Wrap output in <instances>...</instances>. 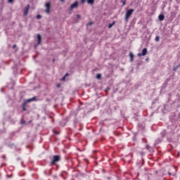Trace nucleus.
<instances>
[{"instance_id":"1","label":"nucleus","mask_w":180,"mask_h":180,"mask_svg":"<svg viewBox=\"0 0 180 180\" xmlns=\"http://www.w3.org/2000/svg\"><path fill=\"white\" fill-rule=\"evenodd\" d=\"M133 12H134V9H129L127 11L126 15H125V20L127 22L129 20V18L133 15Z\"/></svg>"},{"instance_id":"2","label":"nucleus","mask_w":180,"mask_h":180,"mask_svg":"<svg viewBox=\"0 0 180 180\" xmlns=\"http://www.w3.org/2000/svg\"><path fill=\"white\" fill-rule=\"evenodd\" d=\"M61 160L60 155H54L53 158V160L51 162V165H54L56 162H58Z\"/></svg>"},{"instance_id":"3","label":"nucleus","mask_w":180,"mask_h":180,"mask_svg":"<svg viewBox=\"0 0 180 180\" xmlns=\"http://www.w3.org/2000/svg\"><path fill=\"white\" fill-rule=\"evenodd\" d=\"M45 8H46V13L50 14V9H51V3L50 1L46 3L45 4Z\"/></svg>"},{"instance_id":"4","label":"nucleus","mask_w":180,"mask_h":180,"mask_svg":"<svg viewBox=\"0 0 180 180\" xmlns=\"http://www.w3.org/2000/svg\"><path fill=\"white\" fill-rule=\"evenodd\" d=\"M30 9V5H27V6L23 10V15L27 16L29 15V10Z\"/></svg>"},{"instance_id":"5","label":"nucleus","mask_w":180,"mask_h":180,"mask_svg":"<svg viewBox=\"0 0 180 180\" xmlns=\"http://www.w3.org/2000/svg\"><path fill=\"white\" fill-rule=\"evenodd\" d=\"M79 3L78 1H75L70 6V11H72L73 9H75L78 8Z\"/></svg>"},{"instance_id":"6","label":"nucleus","mask_w":180,"mask_h":180,"mask_svg":"<svg viewBox=\"0 0 180 180\" xmlns=\"http://www.w3.org/2000/svg\"><path fill=\"white\" fill-rule=\"evenodd\" d=\"M37 44L35 45V47H37L39 44H41V35H40V34H38L37 36Z\"/></svg>"},{"instance_id":"7","label":"nucleus","mask_w":180,"mask_h":180,"mask_svg":"<svg viewBox=\"0 0 180 180\" xmlns=\"http://www.w3.org/2000/svg\"><path fill=\"white\" fill-rule=\"evenodd\" d=\"M147 54V48H144L142 50V53H138V56L139 57H141V56H146Z\"/></svg>"},{"instance_id":"8","label":"nucleus","mask_w":180,"mask_h":180,"mask_svg":"<svg viewBox=\"0 0 180 180\" xmlns=\"http://www.w3.org/2000/svg\"><path fill=\"white\" fill-rule=\"evenodd\" d=\"M129 57H130V61H131V62H133V60H134V55L133 54L132 52H130V53H129Z\"/></svg>"},{"instance_id":"9","label":"nucleus","mask_w":180,"mask_h":180,"mask_svg":"<svg viewBox=\"0 0 180 180\" xmlns=\"http://www.w3.org/2000/svg\"><path fill=\"white\" fill-rule=\"evenodd\" d=\"M158 19H159V20H160V21L164 20V19H165L164 15H161V14H160V15L158 16Z\"/></svg>"},{"instance_id":"10","label":"nucleus","mask_w":180,"mask_h":180,"mask_svg":"<svg viewBox=\"0 0 180 180\" xmlns=\"http://www.w3.org/2000/svg\"><path fill=\"white\" fill-rule=\"evenodd\" d=\"M95 2V0H87V4L89 5H94V3Z\"/></svg>"},{"instance_id":"11","label":"nucleus","mask_w":180,"mask_h":180,"mask_svg":"<svg viewBox=\"0 0 180 180\" xmlns=\"http://www.w3.org/2000/svg\"><path fill=\"white\" fill-rule=\"evenodd\" d=\"M32 101H36V97H33L32 98L28 99L27 102H32Z\"/></svg>"},{"instance_id":"12","label":"nucleus","mask_w":180,"mask_h":180,"mask_svg":"<svg viewBox=\"0 0 180 180\" xmlns=\"http://www.w3.org/2000/svg\"><path fill=\"white\" fill-rule=\"evenodd\" d=\"M114 25H115V22H113L112 24L111 23L108 24V29H111V27Z\"/></svg>"},{"instance_id":"13","label":"nucleus","mask_w":180,"mask_h":180,"mask_svg":"<svg viewBox=\"0 0 180 180\" xmlns=\"http://www.w3.org/2000/svg\"><path fill=\"white\" fill-rule=\"evenodd\" d=\"M101 78H102V75H101V74H97V75H96V79H101Z\"/></svg>"},{"instance_id":"14","label":"nucleus","mask_w":180,"mask_h":180,"mask_svg":"<svg viewBox=\"0 0 180 180\" xmlns=\"http://www.w3.org/2000/svg\"><path fill=\"white\" fill-rule=\"evenodd\" d=\"M180 65H177L176 67L174 68V71H177L178 68H179Z\"/></svg>"},{"instance_id":"15","label":"nucleus","mask_w":180,"mask_h":180,"mask_svg":"<svg viewBox=\"0 0 180 180\" xmlns=\"http://www.w3.org/2000/svg\"><path fill=\"white\" fill-rule=\"evenodd\" d=\"M155 41H160V37L157 36L155 37Z\"/></svg>"},{"instance_id":"16","label":"nucleus","mask_w":180,"mask_h":180,"mask_svg":"<svg viewBox=\"0 0 180 180\" xmlns=\"http://www.w3.org/2000/svg\"><path fill=\"white\" fill-rule=\"evenodd\" d=\"M37 19H41V15H37Z\"/></svg>"},{"instance_id":"17","label":"nucleus","mask_w":180,"mask_h":180,"mask_svg":"<svg viewBox=\"0 0 180 180\" xmlns=\"http://www.w3.org/2000/svg\"><path fill=\"white\" fill-rule=\"evenodd\" d=\"M76 16L77 19H81V15L79 14H77Z\"/></svg>"},{"instance_id":"18","label":"nucleus","mask_w":180,"mask_h":180,"mask_svg":"<svg viewBox=\"0 0 180 180\" xmlns=\"http://www.w3.org/2000/svg\"><path fill=\"white\" fill-rule=\"evenodd\" d=\"M8 4H13V0H8Z\"/></svg>"},{"instance_id":"19","label":"nucleus","mask_w":180,"mask_h":180,"mask_svg":"<svg viewBox=\"0 0 180 180\" xmlns=\"http://www.w3.org/2000/svg\"><path fill=\"white\" fill-rule=\"evenodd\" d=\"M92 25H94V22H89V23L88 24L89 26H92Z\"/></svg>"},{"instance_id":"20","label":"nucleus","mask_w":180,"mask_h":180,"mask_svg":"<svg viewBox=\"0 0 180 180\" xmlns=\"http://www.w3.org/2000/svg\"><path fill=\"white\" fill-rule=\"evenodd\" d=\"M25 104L24 103V104H23V108H22V110H26V108H25Z\"/></svg>"},{"instance_id":"21","label":"nucleus","mask_w":180,"mask_h":180,"mask_svg":"<svg viewBox=\"0 0 180 180\" xmlns=\"http://www.w3.org/2000/svg\"><path fill=\"white\" fill-rule=\"evenodd\" d=\"M63 81H65V76H64L62 79Z\"/></svg>"},{"instance_id":"22","label":"nucleus","mask_w":180,"mask_h":180,"mask_svg":"<svg viewBox=\"0 0 180 180\" xmlns=\"http://www.w3.org/2000/svg\"><path fill=\"white\" fill-rule=\"evenodd\" d=\"M60 86H61V85L60 84H57L58 88H60Z\"/></svg>"},{"instance_id":"23","label":"nucleus","mask_w":180,"mask_h":180,"mask_svg":"<svg viewBox=\"0 0 180 180\" xmlns=\"http://www.w3.org/2000/svg\"><path fill=\"white\" fill-rule=\"evenodd\" d=\"M86 0H82V4H84Z\"/></svg>"},{"instance_id":"24","label":"nucleus","mask_w":180,"mask_h":180,"mask_svg":"<svg viewBox=\"0 0 180 180\" xmlns=\"http://www.w3.org/2000/svg\"><path fill=\"white\" fill-rule=\"evenodd\" d=\"M53 132L55 133V134H58V132H57L56 131H53Z\"/></svg>"},{"instance_id":"25","label":"nucleus","mask_w":180,"mask_h":180,"mask_svg":"<svg viewBox=\"0 0 180 180\" xmlns=\"http://www.w3.org/2000/svg\"><path fill=\"white\" fill-rule=\"evenodd\" d=\"M123 6L126 5V1H124L122 4Z\"/></svg>"},{"instance_id":"26","label":"nucleus","mask_w":180,"mask_h":180,"mask_svg":"<svg viewBox=\"0 0 180 180\" xmlns=\"http://www.w3.org/2000/svg\"><path fill=\"white\" fill-rule=\"evenodd\" d=\"M146 148L148 150L150 148V146H146Z\"/></svg>"},{"instance_id":"27","label":"nucleus","mask_w":180,"mask_h":180,"mask_svg":"<svg viewBox=\"0 0 180 180\" xmlns=\"http://www.w3.org/2000/svg\"><path fill=\"white\" fill-rule=\"evenodd\" d=\"M60 2H65V0H60Z\"/></svg>"},{"instance_id":"28","label":"nucleus","mask_w":180,"mask_h":180,"mask_svg":"<svg viewBox=\"0 0 180 180\" xmlns=\"http://www.w3.org/2000/svg\"><path fill=\"white\" fill-rule=\"evenodd\" d=\"M65 77H68V73H66Z\"/></svg>"},{"instance_id":"29","label":"nucleus","mask_w":180,"mask_h":180,"mask_svg":"<svg viewBox=\"0 0 180 180\" xmlns=\"http://www.w3.org/2000/svg\"><path fill=\"white\" fill-rule=\"evenodd\" d=\"M77 22H78V20H75V22L77 23Z\"/></svg>"},{"instance_id":"30","label":"nucleus","mask_w":180,"mask_h":180,"mask_svg":"<svg viewBox=\"0 0 180 180\" xmlns=\"http://www.w3.org/2000/svg\"><path fill=\"white\" fill-rule=\"evenodd\" d=\"M13 49H15V47H16V44L13 45Z\"/></svg>"},{"instance_id":"31","label":"nucleus","mask_w":180,"mask_h":180,"mask_svg":"<svg viewBox=\"0 0 180 180\" xmlns=\"http://www.w3.org/2000/svg\"><path fill=\"white\" fill-rule=\"evenodd\" d=\"M169 175H171V173H170V172H169Z\"/></svg>"}]
</instances>
